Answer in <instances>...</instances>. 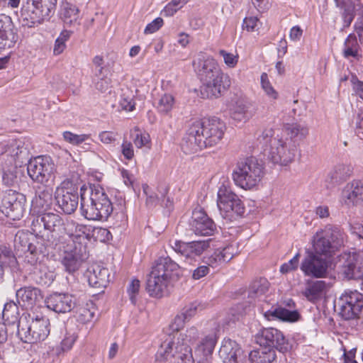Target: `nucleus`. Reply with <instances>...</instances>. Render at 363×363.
I'll return each instance as SVG.
<instances>
[{"mask_svg": "<svg viewBox=\"0 0 363 363\" xmlns=\"http://www.w3.org/2000/svg\"><path fill=\"white\" fill-rule=\"evenodd\" d=\"M269 282L265 278H259L253 281L248 289V298L255 299V298L263 295L269 289Z\"/></svg>", "mask_w": 363, "mask_h": 363, "instance_id": "obj_39", "label": "nucleus"}, {"mask_svg": "<svg viewBox=\"0 0 363 363\" xmlns=\"http://www.w3.org/2000/svg\"><path fill=\"white\" fill-rule=\"evenodd\" d=\"M81 213L87 220H106L113 212V204L99 185L80 187Z\"/></svg>", "mask_w": 363, "mask_h": 363, "instance_id": "obj_4", "label": "nucleus"}, {"mask_svg": "<svg viewBox=\"0 0 363 363\" xmlns=\"http://www.w3.org/2000/svg\"><path fill=\"white\" fill-rule=\"evenodd\" d=\"M45 302L48 308L57 313H65L76 307L77 297L69 294L54 293Z\"/></svg>", "mask_w": 363, "mask_h": 363, "instance_id": "obj_24", "label": "nucleus"}, {"mask_svg": "<svg viewBox=\"0 0 363 363\" xmlns=\"http://www.w3.org/2000/svg\"><path fill=\"white\" fill-rule=\"evenodd\" d=\"M143 192L146 194V204L149 207L155 206L160 201V198L155 194L150 192V187L145 184L143 186Z\"/></svg>", "mask_w": 363, "mask_h": 363, "instance_id": "obj_61", "label": "nucleus"}, {"mask_svg": "<svg viewBox=\"0 0 363 363\" xmlns=\"http://www.w3.org/2000/svg\"><path fill=\"white\" fill-rule=\"evenodd\" d=\"M300 257L301 255L298 252L288 262L281 264L280 267V272L282 274H287L296 270L298 267Z\"/></svg>", "mask_w": 363, "mask_h": 363, "instance_id": "obj_52", "label": "nucleus"}, {"mask_svg": "<svg viewBox=\"0 0 363 363\" xmlns=\"http://www.w3.org/2000/svg\"><path fill=\"white\" fill-rule=\"evenodd\" d=\"M219 356L223 363H244L246 358L243 350L235 341L231 340L223 342Z\"/></svg>", "mask_w": 363, "mask_h": 363, "instance_id": "obj_26", "label": "nucleus"}, {"mask_svg": "<svg viewBox=\"0 0 363 363\" xmlns=\"http://www.w3.org/2000/svg\"><path fill=\"white\" fill-rule=\"evenodd\" d=\"M50 320L45 316L37 315L30 320L24 318L20 321V328L13 339H20L29 344L44 340L50 334Z\"/></svg>", "mask_w": 363, "mask_h": 363, "instance_id": "obj_11", "label": "nucleus"}, {"mask_svg": "<svg viewBox=\"0 0 363 363\" xmlns=\"http://www.w3.org/2000/svg\"><path fill=\"white\" fill-rule=\"evenodd\" d=\"M36 201L43 208H47L50 206L52 203V189L45 187L38 192V197Z\"/></svg>", "mask_w": 363, "mask_h": 363, "instance_id": "obj_46", "label": "nucleus"}, {"mask_svg": "<svg viewBox=\"0 0 363 363\" xmlns=\"http://www.w3.org/2000/svg\"><path fill=\"white\" fill-rule=\"evenodd\" d=\"M174 104V98L168 94H164L159 100L156 108L162 113H168L173 108Z\"/></svg>", "mask_w": 363, "mask_h": 363, "instance_id": "obj_45", "label": "nucleus"}, {"mask_svg": "<svg viewBox=\"0 0 363 363\" xmlns=\"http://www.w3.org/2000/svg\"><path fill=\"white\" fill-rule=\"evenodd\" d=\"M63 138L65 141L72 145H79L88 140L89 138V135H77L69 131H66L63 133Z\"/></svg>", "mask_w": 363, "mask_h": 363, "instance_id": "obj_53", "label": "nucleus"}, {"mask_svg": "<svg viewBox=\"0 0 363 363\" xmlns=\"http://www.w3.org/2000/svg\"><path fill=\"white\" fill-rule=\"evenodd\" d=\"M203 306L201 305L199 302L194 301L186 306L183 308L182 313L188 320H189L197 313V311H201L203 310Z\"/></svg>", "mask_w": 363, "mask_h": 363, "instance_id": "obj_56", "label": "nucleus"}, {"mask_svg": "<svg viewBox=\"0 0 363 363\" xmlns=\"http://www.w3.org/2000/svg\"><path fill=\"white\" fill-rule=\"evenodd\" d=\"M327 284L324 281H315L308 284L303 291V296L310 301H315L325 292Z\"/></svg>", "mask_w": 363, "mask_h": 363, "instance_id": "obj_36", "label": "nucleus"}, {"mask_svg": "<svg viewBox=\"0 0 363 363\" xmlns=\"http://www.w3.org/2000/svg\"><path fill=\"white\" fill-rule=\"evenodd\" d=\"M251 363H273L276 360V352L273 349L265 347L251 351L249 354Z\"/></svg>", "mask_w": 363, "mask_h": 363, "instance_id": "obj_35", "label": "nucleus"}, {"mask_svg": "<svg viewBox=\"0 0 363 363\" xmlns=\"http://www.w3.org/2000/svg\"><path fill=\"white\" fill-rule=\"evenodd\" d=\"M264 167L254 157L238 162L232 177L235 184L243 189H252L262 180Z\"/></svg>", "mask_w": 363, "mask_h": 363, "instance_id": "obj_9", "label": "nucleus"}, {"mask_svg": "<svg viewBox=\"0 0 363 363\" xmlns=\"http://www.w3.org/2000/svg\"><path fill=\"white\" fill-rule=\"evenodd\" d=\"M340 262L341 274L347 279L363 278V258L356 252L341 255Z\"/></svg>", "mask_w": 363, "mask_h": 363, "instance_id": "obj_22", "label": "nucleus"}, {"mask_svg": "<svg viewBox=\"0 0 363 363\" xmlns=\"http://www.w3.org/2000/svg\"><path fill=\"white\" fill-rule=\"evenodd\" d=\"M140 288V281L137 279H133L127 288V292L129 295L130 300L134 305L137 302L136 296L139 293Z\"/></svg>", "mask_w": 363, "mask_h": 363, "instance_id": "obj_55", "label": "nucleus"}, {"mask_svg": "<svg viewBox=\"0 0 363 363\" xmlns=\"http://www.w3.org/2000/svg\"><path fill=\"white\" fill-rule=\"evenodd\" d=\"M77 228L79 232H82L83 235L69 236V240L67 245L63 246V254L60 259V262L65 270L69 274L77 272L82 264L89 257L86 245L82 243V240L88 238V235H85L84 230L86 227L79 225Z\"/></svg>", "mask_w": 363, "mask_h": 363, "instance_id": "obj_7", "label": "nucleus"}, {"mask_svg": "<svg viewBox=\"0 0 363 363\" xmlns=\"http://www.w3.org/2000/svg\"><path fill=\"white\" fill-rule=\"evenodd\" d=\"M72 311L81 316V320L84 322L90 321L94 316V313L84 306L83 303H81L78 298H77L76 307H74Z\"/></svg>", "mask_w": 363, "mask_h": 363, "instance_id": "obj_48", "label": "nucleus"}, {"mask_svg": "<svg viewBox=\"0 0 363 363\" xmlns=\"http://www.w3.org/2000/svg\"><path fill=\"white\" fill-rule=\"evenodd\" d=\"M194 70L203 82L201 94L208 98L220 96L230 86L229 77L224 74L216 61L200 52L193 60Z\"/></svg>", "mask_w": 363, "mask_h": 363, "instance_id": "obj_2", "label": "nucleus"}, {"mask_svg": "<svg viewBox=\"0 0 363 363\" xmlns=\"http://www.w3.org/2000/svg\"><path fill=\"white\" fill-rule=\"evenodd\" d=\"M355 133L363 140V108L359 109L355 121Z\"/></svg>", "mask_w": 363, "mask_h": 363, "instance_id": "obj_64", "label": "nucleus"}, {"mask_svg": "<svg viewBox=\"0 0 363 363\" xmlns=\"http://www.w3.org/2000/svg\"><path fill=\"white\" fill-rule=\"evenodd\" d=\"M218 250L220 252L223 261L225 263L231 260L238 254V245L237 243H230L224 247L218 248Z\"/></svg>", "mask_w": 363, "mask_h": 363, "instance_id": "obj_49", "label": "nucleus"}, {"mask_svg": "<svg viewBox=\"0 0 363 363\" xmlns=\"http://www.w3.org/2000/svg\"><path fill=\"white\" fill-rule=\"evenodd\" d=\"M284 128L294 143L303 140L308 134V128L299 123H287Z\"/></svg>", "mask_w": 363, "mask_h": 363, "instance_id": "obj_37", "label": "nucleus"}, {"mask_svg": "<svg viewBox=\"0 0 363 363\" xmlns=\"http://www.w3.org/2000/svg\"><path fill=\"white\" fill-rule=\"evenodd\" d=\"M172 282V281L164 278L162 276L152 274V272H150L147 280L146 289L150 296L160 298L169 294Z\"/></svg>", "mask_w": 363, "mask_h": 363, "instance_id": "obj_27", "label": "nucleus"}, {"mask_svg": "<svg viewBox=\"0 0 363 363\" xmlns=\"http://www.w3.org/2000/svg\"><path fill=\"white\" fill-rule=\"evenodd\" d=\"M273 128H265L258 136L257 141L263 149V153L274 164L286 166L291 162L297 149L291 142L287 143L281 138L274 137Z\"/></svg>", "mask_w": 363, "mask_h": 363, "instance_id": "obj_5", "label": "nucleus"}, {"mask_svg": "<svg viewBox=\"0 0 363 363\" xmlns=\"http://www.w3.org/2000/svg\"><path fill=\"white\" fill-rule=\"evenodd\" d=\"M109 276L108 269L99 264L90 266L86 272L89 284L97 289L106 287L109 283Z\"/></svg>", "mask_w": 363, "mask_h": 363, "instance_id": "obj_28", "label": "nucleus"}, {"mask_svg": "<svg viewBox=\"0 0 363 363\" xmlns=\"http://www.w3.org/2000/svg\"><path fill=\"white\" fill-rule=\"evenodd\" d=\"M31 230L37 238L42 239L43 245L56 249L65 231L63 219L57 214L45 213L37 216L32 222Z\"/></svg>", "mask_w": 363, "mask_h": 363, "instance_id": "obj_6", "label": "nucleus"}, {"mask_svg": "<svg viewBox=\"0 0 363 363\" xmlns=\"http://www.w3.org/2000/svg\"><path fill=\"white\" fill-rule=\"evenodd\" d=\"M1 320L4 327V328L1 327V333L4 331L5 333V340H9L12 342L20 328V321L24 320V318L18 319V308L13 301L4 304L1 312Z\"/></svg>", "mask_w": 363, "mask_h": 363, "instance_id": "obj_20", "label": "nucleus"}, {"mask_svg": "<svg viewBox=\"0 0 363 363\" xmlns=\"http://www.w3.org/2000/svg\"><path fill=\"white\" fill-rule=\"evenodd\" d=\"M118 134L113 131H101L99 134L100 141L105 145L114 144L117 140Z\"/></svg>", "mask_w": 363, "mask_h": 363, "instance_id": "obj_57", "label": "nucleus"}, {"mask_svg": "<svg viewBox=\"0 0 363 363\" xmlns=\"http://www.w3.org/2000/svg\"><path fill=\"white\" fill-rule=\"evenodd\" d=\"M255 340L261 347L277 350L281 353L288 352L292 348L289 340L280 330L274 328H263L255 336Z\"/></svg>", "mask_w": 363, "mask_h": 363, "instance_id": "obj_17", "label": "nucleus"}, {"mask_svg": "<svg viewBox=\"0 0 363 363\" xmlns=\"http://www.w3.org/2000/svg\"><path fill=\"white\" fill-rule=\"evenodd\" d=\"M334 306L344 319H355L359 317L363 308V294L357 290L345 291L335 301Z\"/></svg>", "mask_w": 363, "mask_h": 363, "instance_id": "obj_15", "label": "nucleus"}, {"mask_svg": "<svg viewBox=\"0 0 363 363\" xmlns=\"http://www.w3.org/2000/svg\"><path fill=\"white\" fill-rule=\"evenodd\" d=\"M1 254L4 255L5 259L7 260L1 261V267L3 264L8 265L9 267H13L16 263V258L13 254V252L11 249H9L6 247L4 249L1 248Z\"/></svg>", "mask_w": 363, "mask_h": 363, "instance_id": "obj_60", "label": "nucleus"}, {"mask_svg": "<svg viewBox=\"0 0 363 363\" xmlns=\"http://www.w3.org/2000/svg\"><path fill=\"white\" fill-rule=\"evenodd\" d=\"M79 9L74 4L65 2L63 4L61 11V18L65 23L71 25L79 17Z\"/></svg>", "mask_w": 363, "mask_h": 363, "instance_id": "obj_41", "label": "nucleus"}, {"mask_svg": "<svg viewBox=\"0 0 363 363\" xmlns=\"http://www.w3.org/2000/svg\"><path fill=\"white\" fill-rule=\"evenodd\" d=\"M169 363H194L191 346L184 344L180 340L175 341L174 337L168 335L162 340L157 352Z\"/></svg>", "mask_w": 363, "mask_h": 363, "instance_id": "obj_13", "label": "nucleus"}, {"mask_svg": "<svg viewBox=\"0 0 363 363\" xmlns=\"http://www.w3.org/2000/svg\"><path fill=\"white\" fill-rule=\"evenodd\" d=\"M360 49L359 45L357 40L356 36L354 34L348 35L345 41L343 55L346 58L350 57L359 59V50Z\"/></svg>", "mask_w": 363, "mask_h": 363, "instance_id": "obj_40", "label": "nucleus"}, {"mask_svg": "<svg viewBox=\"0 0 363 363\" xmlns=\"http://www.w3.org/2000/svg\"><path fill=\"white\" fill-rule=\"evenodd\" d=\"M16 297L19 303L22 302L24 306H33L40 298H42L41 291L35 287H23L16 291Z\"/></svg>", "mask_w": 363, "mask_h": 363, "instance_id": "obj_34", "label": "nucleus"}, {"mask_svg": "<svg viewBox=\"0 0 363 363\" xmlns=\"http://www.w3.org/2000/svg\"><path fill=\"white\" fill-rule=\"evenodd\" d=\"M225 130V123L217 117L194 121L187 130L182 148L185 152L194 153L215 146L222 140Z\"/></svg>", "mask_w": 363, "mask_h": 363, "instance_id": "obj_1", "label": "nucleus"}, {"mask_svg": "<svg viewBox=\"0 0 363 363\" xmlns=\"http://www.w3.org/2000/svg\"><path fill=\"white\" fill-rule=\"evenodd\" d=\"M168 191L169 188L166 186H161L159 189L160 194V202L162 207L167 208V210L170 211L173 207V200L169 196H167Z\"/></svg>", "mask_w": 363, "mask_h": 363, "instance_id": "obj_54", "label": "nucleus"}, {"mask_svg": "<svg viewBox=\"0 0 363 363\" xmlns=\"http://www.w3.org/2000/svg\"><path fill=\"white\" fill-rule=\"evenodd\" d=\"M264 317L269 320H280L286 322L298 321L301 315L297 310L286 309L283 307H276L264 313Z\"/></svg>", "mask_w": 363, "mask_h": 363, "instance_id": "obj_32", "label": "nucleus"}, {"mask_svg": "<svg viewBox=\"0 0 363 363\" xmlns=\"http://www.w3.org/2000/svg\"><path fill=\"white\" fill-rule=\"evenodd\" d=\"M1 156L5 161L1 175L2 183L10 189H16L18 186L17 168L21 167L28 160V147L21 140L16 138L4 140L1 143Z\"/></svg>", "mask_w": 363, "mask_h": 363, "instance_id": "obj_3", "label": "nucleus"}, {"mask_svg": "<svg viewBox=\"0 0 363 363\" xmlns=\"http://www.w3.org/2000/svg\"><path fill=\"white\" fill-rule=\"evenodd\" d=\"M220 253V251L216 249L211 255L203 257L202 261L208 267L216 268L225 263Z\"/></svg>", "mask_w": 363, "mask_h": 363, "instance_id": "obj_50", "label": "nucleus"}, {"mask_svg": "<svg viewBox=\"0 0 363 363\" xmlns=\"http://www.w3.org/2000/svg\"><path fill=\"white\" fill-rule=\"evenodd\" d=\"M57 0H26L23 3L21 16L26 25H35L48 21L54 14Z\"/></svg>", "mask_w": 363, "mask_h": 363, "instance_id": "obj_10", "label": "nucleus"}, {"mask_svg": "<svg viewBox=\"0 0 363 363\" xmlns=\"http://www.w3.org/2000/svg\"><path fill=\"white\" fill-rule=\"evenodd\" d=\"M15 240L16 242H21L24 241V248L26 249V251L29 252L33 256H37L38 254L44 253L42 247H38L33 243L30 242L28 238V235L23 233H17L15 237Z\"/></svg>", "mask_w": 363, "mask_h": 363, "instance_id": "obj_44", "label": "nucleus"}, {"mask_svg": "<svg viewBox=\"0 0 363 363\" xmlns=\"http://www.w3.org/2000/svg\"><path fill=\"white\" fill-rule=\"evenodd\" d=\"M120 106L123 110L131 111L135 108V102L130 94H123L119 102Z\"/></svg>", "mask_w": 363, "mask_h": 363, "instance_id": "obj_58", "label": "nucleus"}, {"mask_svg": "<svg viewBox=\"0 0 363 363\" xmlns=\"http://www.w3.org/2000/svg\"><path fill=\"white\" fill-rule=\"evenodd\" d=\"M210 241V239L188 242L174 240L172 244V247L179 256L187 260H194L209 248Z\"/></svg>", "mask_w": 363, "mask_h": 363, "instance_id": "obj_21", "label": "nucleus"}, {"mask_svg": "<svg viewBox=\"0 0 363 363\" xmlns=\"http://www.w3.org/2000/svg\"><path fill=\"white\" fill-rule=\"evenodd\" d=\"M28 174L30 179L38 183L45 184L54 177L55 165L50 157L38 156L26 162Z\"/></svg>", "mask_w": 363, "mask_h": 363, "instance_id": "obj_16", "label": "nucleus"}, {"mask_svg": "<svg viewBox=\"0 0 363 363\" xmlns=\"http://www.w3.org/2000/svg\"><path fill=\"white\" fill-rule=\"evenodd\" d=\"M1 196V213L13 220H19L23 213L25 196L17 191L16 189L3 191Z\"/></svg>", "mask_w": 363, "mask_h": 363, "instance_id": "obj_18", "label": "nucleus"}, {"mask_svg": "<svg viewBox=\"0 0 363 363\" xmlns=\"http://www.w3.org/2000/svg\"><path fill=\"white\" fill-rule=\"evenodd\" d=\"M189 0H172L164 9L165 16H173L179 9L186 4Z\"/></svg>", "mask_w": 363, "mask_h": 363, "instance_id": "obj_51", "label": "nucleus"}, {"mask_svg": "<svg viewBox=\"0 0 363 363\" xmlns=\"http://www.w3.org/2000/svg\"><path fill=\"white\" fill-rule=\"evenodd\" d=\"M328 267V259L316 255L310 249H306V256L301 263L300 269L307 277L323 278L327 275Z\"/></svg>", "mask_w": 363, "mask_h": 363, "instance_id": "obj_19", "label": "nucleus"}, {"mask_svg": "<svg viewBox=\"0 0 363 363\" xmlns=\"http://www.w3.org/2000/svg\"><path fill=\"white\" fill-rule=\"evenodd\" d=\"M199 335V333L197 328L191 327L186 330L185 333H179V335L176 337L175 340H180L181 342L190 346L198 339Z\"/></svg>", "mask_w": 363, "mask_h": 363, "instance_id": "obj_47", "label": "nucleus"}, {"mask_svg": "<svg viewBox=\"0 0 363 363\" xmlns=\"http://www.w3.org/2000/svg\"><path fill=\"white\" fill-rule=\"evenodd\" d=\"M217 204L222 216L229 220L242 217L245 212L244 203L239 196L223 184L218 191Z\"/></svg>", "mask_w": 363, "mask_h": 363, "instance_id": "obj_14", "label": "nucleus"}, {"mask_svg": "<svg viewBox=\"0 0 363 363\" xmlns=\"http://www.w3.org/2000/svg\"><path fill=\"white\" fill-rule=\"evenodd\" d=\"M217 342L216 333H211L206 335L196 349V354L201 357L200 363H212V354Z\"/></svg>", "mask_w": 363, "mask_h": 363, "instance_id": "obj_30", "label": "nucleus"}, {"mask_svg": "<svg viewBox=\"0 0 363 363\" xmlns=\"http://www.w3.org/2000/svg\"><path fill=\"white\" fill-rule=\"evenodd\" d=\"M79 177L67 178L62 183L60 188H57L55 193V201L58 212L65 214L74 213L79 204V192L80 190L78 182Z\"/></svg>", "mask_w": 363, "mask_h": 363, "instance_id": "obj_12", "label": "nucleus"}, {"mask_svg": "<svg viewBox=\"0 0 363 363\" xmlns=\"http://www.w3.org/2000/svg\"><path fill=\"white\" fill-rule=\"evenodd\" d=\"M189 227L196 235L210 236L216 230L213 220L202 209H195L192 212Z\"/></svg>", "mask_w": 363, "mask_h": 363, "instance_id": "obj_23", "label": "nucleus"}, {"mask_svg": "<svg viewBox=\"0 0 363 363\" xmlns=\"http://www.w3.org/2000/svg\"><path fill=\"white\" fill-rule=\"evenodd\" d=\"M251 113L248 111V107L242 101H238L231 112L233 120L245 122L250 118Z\"/></svg>", "mask_w": 363, "mask_h": 363, "instance_id": "obj_43", "label": "nucleus"}, {"mask_svg": "<svg viewBox=\"0 0 363 363\" xmlns=\"http://www.w3.org/2000/svg\"><path fill=\"white\" fill-rule=\"evenodd\" d=\"M77 340V335L75 334H66V336L61 342V350L63 352L69 350Z\"/></svg>", "mask_w": 363, "mask_h": 363, "instance_id": "obj_63", "label": "nucleus"}, {"mask_svg": "<svg viewBox=\"0 0 363 363\" xmlns=\"http://www.w3.org/2000/svg\"><path fill=\"white\" fill-rule=\"evenodd\" d=\"M93 236L101 242H106L111 239V233L106 228H94L93 230Z\"/></svg>", "mask_w": 363, "mask_h": 363, "instance_id": "obj_59", "label": "nucleus"}, {"mask_svg": "<svg viewBox=\"0 0 363 363\" xmlns=\"http://www.w3.org/2000/svg\"><path fill=\"white\" fill-rule=\"evenodd\" d=\"M342 199L348 206L356 205L363 201V182L354 180L347 184L342 190Z\"/></svg>", "mask_w": 363, "mask_h": 363, "instance_id": "obj_29", "label": "nucleus"}, {"mask_svg": "<svg viewBox=\"0 0 363 363\" xmlns=\"http://www.w3.org/2000/svg\"><path fill=\"white\" fill-rule=\"evenodd\" d=\"M189 320L182 313L178 314L174 320V322L169 325V328L164 331L162 340H164L168 335H171L172 337H176L179 335L178 331L183 328L186 321Z\"/></svg>", "mask_w": 363, "mask_h": 363, "instance_id": "obj_42", "label": "nucleus"}, {"mask_svg": "<svg viewBox=\"0 0 363 363\" xmlns=\"http://www.w3.org/2000/svg\"><path fill=\"white\" fill-rule=\"evenodd\" d=\"M352 174L350 167L344 164L337 165L333 170L328 174L325 182L327 187L331 188L345 181Z\"/></svg>", "mask_w": 363, "mask_h": 363, "instance_id": "obj_33", "label": "nucleus"}, {"mask_svg": "<svg viewBox=\"0 0 363 363\" xmlns=\"http://www.w3.org/2000/svg\"><path fill=\"white\" fill-rule=\"evenodd\" d=\"M150 272L173 281L180 276V267L169 257H160L155 260Z\"/></svg>", "mask_w": 363, "mask_h": 363, "instance_id": "obj_25", "label": "nucleus"}, {"mask_svg": "<svg viewBox=\"0 0 363 363\" xmlns=\"http://www.w3.org/2000/svg\"><path fill=\"white\" fill-rule=\"evenodd\" d=\"M121 153L126 160H132L134 157L133 144L130 142L124 140L121 145Z\"/></svg>", "mask_w": 363, "mask_h": 363, "instance_id": "obj_62", "label": "nucleus"}, {"mask_svg": "<svg viewBox=\"0 0 363 363\" xmlns=\"http://www.w3.org/2000/svg\"><path fill=\"white\" fill-rule=\"evenodd\" d=\"M343 245L344 233L341 229L337 226L327 225L313 236L311 250L316 255L328 259Z\"/></svg>", "mask_w": 363, "mask_h": 363, "instance_id": "obj_8", "label": "nucleus"}, {"mask_svg": "<svg viewBox=\"0 0 363 363\" xmlns=\"http://www.w3.org/2000/svg\"><path fill=\"white\" fill-rule=\"evenodd\" d=\"M53 272L48 270L46 267L35 269L31 274V279L41 286H50L55 279Z\"/></svg>", "mask_w": 363, "mask_h": 363, "instance_id": "obj_38", "label": "nucleus"}, {"mask_svg": "<svg viewBox=\"0 0 363 363\" xmlns=\"http://www.w3.org/2000/svg\"><path fill=\"white\" fill-rule=\"evenodd\" d=\"M16 33L11 18L1 14V48H10L16 41Z\"/></svg>", "mask_w": 363, "mask_h": 363, "instance_id": "obj_31", "label": "nucleus"}]
</instances>
